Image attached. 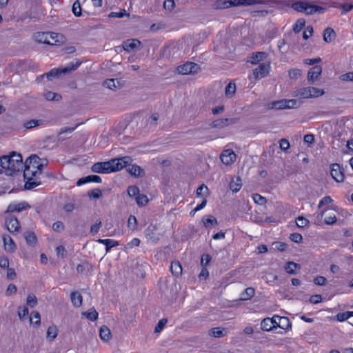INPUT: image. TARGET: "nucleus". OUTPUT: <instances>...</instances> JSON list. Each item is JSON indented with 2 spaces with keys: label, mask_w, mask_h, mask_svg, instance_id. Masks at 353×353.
<instances>
[{
  "label": "nucleus",
  "mask_w": 353,
  "mask_h": 353,
  "mask_svg": "<svg viewBox=\"0 0 353 353\" xmlns=\"http://www.w3.org/2000/svg\"><path fill=\"white\" fill-rule=\"evenodd\" d=\"M305 21L303 19H299L296 21L295 24L293 26V30L294 32L298 33L299 32L302 28L305 26Z\"/></svg>",
  "instance_id": "obj_44"
},
{
  "label": "nucleus",
  "mask_w": 353,
  "mask_h": 353,
  "mask_svg": "<svg viewBox=\"0 0 353 353\" xmlns=\"http://www.w3.org/2000/svg\"><path fill=\"white\" fill-rule=\"evenodd\" d=\"M202 222L206 228H208L211 225H217L218 223L216 219L212 215L203 217L202 219Z\"/></svg>",
  "instance_id": "obj_34"
},
{
  "label": "nucleus",
  "mask_w": 353,
  "mask_h": 353,
  "mask_svg": "<svg viewBox=\"0 0 353 353\" xmlns=\"http://www.w3.org/2000/svg\"><path fill=\"white\" fill-rule=\"evenodd\" d=\"M336 37V33L331 28H327L323 32V40L326 43L332 42Z\"/></svg>",
  "instance_id": "obj_22"
},
{
  "label": "nucleus",
  "mask_w": 353,
  "mask_h": 353,
  "mask_svg": "<svg viewBox=\"0 0 353 353\" xmlns=\"http://www.w3.org/2000/svg\"><path fill=\"white\" fill-rule=\"evenodd\" d=\"M270 65L266 64H260L253 72L256 79L264 77L269 72Z\"/></svg>",
  "instance_id": "obj_17"
},
{
  "label": "nucleus",
  "mask_w": 353,
  "mask_h": 353,
  "mask_svg": "<svg viewBox=\"0 0 353 353\" xmlns=\"http://www.w3.org/2000/svg\"><path fill=\"white\" fill-rule=\"evenodd\" d=\"M52 229L55 232H62L64 230L63 223L61 221H57L53 223Z\"/></svg>",
  "instance_id": "obj_62"
},
{
  "label": "nucleus",
  "mask_w": 353,
  "mask_h": 353,
  "mask_svg": "<svg viewBox=\"0 0 353 353\" xmlns=\"http://www.w3.org/2000/svg\"><path fill=\"white\" fill-rule=\"evenodd\" d=\"M81 62L71 63L68 66L62 69L54 68L46 73V77L48 80L52 81L53 78L58 77L61 74L71 72L77 70L81 65Z\"/></svg>",
  "instance_id": "obj_5"
},
{
  "label": "nucleus",
  "mask_w": 353,
  "mask_h": 353,
  "mask_svg": "<svg viewBox=\"0 0 353 353\" xmlns=\"http://www.w3.org/2000/svg\"><path fill=\"white\" fill-rule=\"evenodd\" d=\"M280 148L283 151H287L290 148V142L285 139H282L279 141Z\"/></svg>",
  "instance_id": "obj_57"
},
{
  "label": "nucleus",
  "mask_w": 353,
  "mask_h": 353,
  "mask_svg": "<svg viewBox=\"0 0 353 353\" xmlns=\"http://www.w3.org/2000/svg\"><path fill=\"white\" fill-rule=\"evenodd\" d=\"M240 182L241 179L239 178H237L236 181H232L230 183V189L234 192H237L241 188Z\"/></svg>",
  "instance_id": "obj_42"
},
{
  "label": "nucleus",
  "mask_w": 353,
  "mask_h": 353,
  "mask_svg": "<svg viewBox=\"0 0 353 353\" xmlns=\"http://www.w3.org/2000/svg\"><path fill=\"white\" fill-rule=\"evenodd\" d=\"M223 331V330L219 327H214L210 330V335L214 337H222L225 335Z\"/></svg>",
  "instance_id": "obj_54"
},
{
  "label": "nucleus",
  "mask_w": 353,
  "mask_h": 353,
  "mask_svg": "<svg viewBox=\"0 0 353 353\" xmlns=\"http://www.w3.org/2000/svg\"><path fill=\"white\" fill-rule=\"evenodd\" d=\"M163 7L165 10L171 11L175 7V2L174 0H165L163 3Z\"/></svg>",
  "instance_id": "obj_58"
},
{
  "label": "nucleus",
  "mask_w": 353,
  "mask_h": 353,
  "mask_svg": "<svg viewBox=\"0 0 353 353\" xmlns=\"http://www.w3.org/2000/svg\"><path fill=\"white\" fill-rule=\"evenodd\" d=\"M296 224L299 228H303L309 224V221L303 216L296 218Z\"/></svg>",
  "instance_id": "obj_47"
},
{
  "label": "nucleus",
  "mask_w": 353,
  "mask_h": 353,
  "mask_svg": "<svg viewBox=\"0 0 353 353\" xmlns=\"http://www.w3.org/2000/svg\"><path fill=\"white\" fill-rule=\"evenodd\" d=\"M103 85L110 90H116L119 87V83L114 79H108L104 81Z\"/></svg>",
  "instance_id": "obj_35"
},
{
  "label": "nucleus",
  "mask_w": 353,
  "mask_h": 353,
  "mask_svg": "<svg viewBox=\"0 0 353 353\" xmlns=\"http://www.w3.org/2000/svg\"><path fill=\"white\" fill-rule=\"evenodd\" d=\"M323 10L324 8L321 6L310 5L307 3L305 13L306 14H312L316 12H321Z\"/></svg>",
  "instance_id": "obj_29"
},
{
  "label": "nucleus",
  "mask_w": 353,
  "mask_h": 353,
  "mask_svg": "<svg viewBox=\"0 0 353 353\" xmlns=\"http://www.w3.org/2000/svg\"><path fill=\"white\" fill-rule=\"evenodd\" d=\"M5 224L7 230L10 233H17L20 231V223L14 216H10L7 217L5 221Z\"/></svg>",
  "instance_id": "obj_9"
},
{
  "label": "nucleus",
  "mask_w": 353,
  "mask_h": 353,
  "mask_svg": "<svg viewBox=\"0 0 353 353\" xmlns=\"http://www.w3.org/2000/svg\"><path fill=\"white\" fill-rule=\"evenodd\" d=\"M71 302L73 306L79 307L82 304V296L77 292H72L70 294Z\"/></svg>",
  "instance_id": "obj_27"
},
{
  "label": "nucleus",
  "mask_w": 353,
  "mask_h": 353,
  "mask_svg": "<svg viewBox=\"0 0 353 353\" xmlns=\"http://www.w3.org/2000/svg\"><path fill=\"white\" fill-rule=\"evenodd\" d=\"M110 161L112 172H114L119 171L128 165H130L132 159L130 157L125 156L121 158L111 159Z\"/></svg>",
  "instance_id": "obj_6"
},
{
  "label": "nucleus",
  "mask_w": 353,
  "mask_h": 353,
  "mask_svg": "<svg viewBox=\"0 0 353 353\" xmlns=\"http://www.w3.org/2000/svg\"><path fill=\"white\" fill-rule=\"evenodd\" d=\"M326 281H327V279L324 276H318L314 280V283L316 285H319V286H323V285H325Z\"/></svg>",
  "instance_id": "obj_64"
},
{
  "label": "nucleus",
  "mask_w": 353,
  "mask_h": 353,
  "mask_svg": "<svg viewBox=\"0 0 353 353\" xmlns=\"http://www.w3.org/2000/svg\"><path fill=\"white\" fill-rule=\"evenodd\" d=\"M324 94V91L314 87H304L296 89L292 96L302 99L317 98Z\"/></svg>",
  "instance_id": "obj_4"
},
{
  "label": "nucleus",
  "mask_w": 353,
  "mask_h": 353,
  "mask_svg": "<svg viewBox=\"0 0 353 353\" xmlns=\"http://www.w3.org/2000/svg\"><path fill=\"white\" fill-rule=\"evenodd\" d=\"M275 327L273 319L265 318L261 323V329L264 331H270Z\"/></svg>",
  "instance_id": "obj_23"
},
{
  "label": "nucleus",
  "mask_w": 353,
  "mask_h": 353,
  "mask_svg": "<svg viewBox=\"0 0 353 353\" xmlns=\"http://www.w3.org/2000/svg\"><path fill=\"white\" fill-rule=\"evenodd\" d=\"M322 72V68L319 65L312 67L308 72L307 80L310 82H313L319 79Z\"/></svg>",
  "instance_id": "obj_16"
},
{
  "label": "nucleus",
  "mask_w": 353,
  "mask_h": 353,
  "mask_svg": "<svg viewBox=\"0 0 353 353\" xmlns=\"http://www.w3.org/2000/svg\"><path fill=\"white\" fill-rule=\"evenodd\" d=\"M43 97L48 101H59L61 99V96L59 94L51 91L46 92L43 94Z\"/></svg>",
  "instance_id": "obj_33"
},
{
  "label": "nucleus",
  "mask_w": 353,
  "mask_h": 353,
  "mask_svg": "<svg viewBox=\"0 0 353 353\" xmlns=\"http://www.w3.org/2000/svg\"><path fill=\"white\" fill-rule=\"evenodd\" d=\"M141 45V42L137 39H128L123 42V48L125 51L130 52L137 48Z\"/></svg>",
  "instance_id": "obj_18"
},
{
  "label": "nucleus",
  "mask_w": 353,
  "mask_h": 353,
  "mask_svg": "<svg viewBox=\"0 0 353 353\" xmlns=\"http://www.w3.org/2000/svg\"><path fill=\"white\" fill-rule=\"evenodd\" d=\"M336 222V217L334 214L327 216L325 218V223L327 225H333Z\"/></svg>",
  "instance_id": "obj_63"
},
{
  "label": "nucleus",
  "mask_w": 353,
  "mask_h": 353,
  "mask_svg": "<svg viewBox=\"0 0 353 353\" xmlns=\"http://www.w3.org/2000/svg\"><path fill=\"white\" fill-rule=\"evenodd\" d=\"M0 173L12 176L23 168L22 156L16 152H12L10 156H3L0 158Z\"/></svg>",
  "instance_id": "obj_2"
},
{
  "label": "nucleus",
  "mask_w": 353,
  "mask_h": 353,
  "mask_svg": "<svg viewBox=\"0 0 353 353\" xmlns=\"http://www.w3.org/2000/svg\"><path fill=\"white\" fill-rule=\"evenodd\" d=\"M99 336L102 341H108L112 337L110 330L107 326L103 325L99 330Z\"/></svg>",
  "instance_id": "obj_21"
},
{
  "label": "nucleus",
  "mask_w": 353,
  "mask_h": 353,
  "mask_svg": "<svg viewBox=\"0 0 353 353\" xmlns=\"http://www.w3.org/2000/svg\"><path fill=\"white\" fill-rule=\"evenodd\" d=\"M140 239L138 238H134L130 242L128 243L125 245L126 249H131L133 247L139 246L140 245Z\"/></svg>",
  "instance_id": "obj_59"
},
{
  "label": "nucleus",
  "mask_w": 353,
  "mask_h": 353,
  "mask_svg": "<svg viewBox=\"0 0 353 353\" xmlns=\"http://www.w3.org/2000/svg\"><path fill=\"white\" fill-rule=\"evenodd\" d=\"M236 92V85L234 83H229L225 90V93L227 97L231 98L234 96Z\"/></svg>",
  "instance_id": "obj_37"
},
{
  "label": "nucleus",
  "mask_w": 353,
  "mask_h": 353,
  "mask_svg": "<svg viewBox=\"0 0 353 353\" xmlns=\"http://www.w3.org/2000/svg\"><path fill=\"white\" fill-rule=\"evenodd\" d=\"M92 171L96 173H110L112 172L110 161L98 162L92 166Z\"/></svg>",
  "instance_id": "obj_11"
},
{
  "label": "nucleus",
  "mask_w": 353,
  "mask_h": 353,
  "mask_svg": "<svg viewBox=\"0 0 353 353\" xmlns=\"http://www.w3.org/2000/svg\"><path fill=\"white\" fill-rule=\"evenodd\" d=\"M170 270L172 274L178 276L182 273V267L179 261H173L170 265Z\"/></svg>",
  "instance_id": "obj_31"
},
{
  "label": "nucleus",
  "mask_w": 353,
  "mask_h": 353,
  "mask_svg": "<svg viewBox=\"0 0 353 353\" xmlns=\"http://www.w3.org/2000/svg\"><path fill=\"white\" fill-rule=\"evenodd\" d=\"M27 305L33 308L37 305V299L34 294H29L26 300Z\"/></svg>",
  "instance_id": "obj_45"
},
{
  "label": "nucleus",
  "mask_w": 353,
  "mask_h": 353,
  "mask_svg": "<svg viewBox=\"0 0 353 353\" xmlns=\"http://www.w3.org/2000/svg\"><path fill=\"white\" fill-rule=\"evenodd\" d=\"M136 201L139 205H145L148 202V199L147 196L144 194L138 195L136 198Z\"/></svg>",
  "instance_id": "obj_52"
},
{
  "label": "nucleus",
  "mask_w": 353,
  "mask_h": 353,
  "mask_svg": "<svg viewBox=\"0 0 353 353\" xmlns=\"http://www.w3.org/2000/svg\"><path fill=\"white\" fill-rule=\"evenodd\" d=\"M339 79L344 81H353V71L341 75Z\"/></svg>",
  "instance_id": "obj_60"
},
{
  "label": "nucleus",
  "mask_w": 353,
  "mask_h": 353,
  "mask_svg": "<svg viewBox=\"0 0 353 353\" xmlns=\"http://www.w3.org/2000/svg\"><path fill=\"white\" fill-rule=\"evenodd\" d=\"M90 182L101 183V179L98 175H89L85 177L79 179L77 182V185H81L83 184L90 183Z\"/></svg>",
  "instance_id": "obj_19"
},
{
  "label": "nucleus",
  "mask_w": 353,
  "mask_h": 353,
  "mask_svg": "<svg viewBox=\"0 0 353 353\" xmlns=\"http://www.w3.org/2000/svg\"><path fill=\"white\" fill-rule=\"evenodd\" d=\"M300 268V265L294 262H288L285 266V270L290 274H295L296 273V269Z\"/></svg>",
  "instance_id": "obj_32"
},
{
  "label": "nucleus",
  "mask_w": 353,
  "mask_h": 353,
  "mask_svg": "<svg viewBox=\"0 0 353 353\" xmlns=\"http://www.w3.org/2000/svg\"><path fill=\"white\" fill-rule=\"evenodd\" d=\"M208 194V188L205 185L203 184L197 188V190H196L197 196H205V195L206 196Z\"/></svg>",
  "instance_id": "obj_51"
},
{
  "label": "nucleus",
  "mask_w": 353,
  "mask_h": 353,
  "mask_svg": "<svg viewBox=\"0 0 353 353\" xmlns=\"http://www.w3.org/2000/svg\"><path fill=\"white\" fill-rule=\"evenodd\" d=\"M252 199L255 203L263 205L266 203V199L259 194L255 193L252 195Z\"/></svg>",
  "instance_id": "obj_46"
},
{
  "label": "nucleus",
  "mask_w": 353,
  "mask_h": 353,
  "mask_svg": "<svg viewBox=\"0 0 353 353\" xmlns=\"http://www.w3.org/2000/svg\"><path fill=\"white\" fill-rule=\"evenodd\" d=\"M154 230H155V226L150 225L148 227V228L145 230L147 237L149 239L152 240V241H155L156 240H157V238H155L153 236L152 232Z\"/></svg>",
  "instance_id": "obj_53"
},
{
  "label": "nucleus",
  "mask_w": 353,
  "mask_h": 353,
  "mask_svg": "<svg viewBox=\"0 0 353 353\" xmlns=\"http://www.w3.org/2000/svg\"><path fill=\"white\" fill-rule=\"evenodd\" d=\"M34 39L38 43L51 46H57L63 42V36L54 32H37Z\"/></svg>",
  "instance_id": "obj_3"
},
{
  "label": "nucleus",
  "mask_w": 353,
  "mask_h": 353,
  "mask_svg": "<svg viewBox=\"0 0 353 353\" xmlns=\"http://www.w3.org/2000/svg\"><path fill=\"white\" fill-rule=\"evenodd\" d=\"M137 218L133 215H130L128 220V227L131 230H134L137 228Z\"/></svg>",
  "instance_id": "obj_50"
},
{
  "label": "nucleus",
  "mask_w": 353,
  "mask_h": 353,
  "mask_svg": "<svg viewBox=\"0 0 353 353\" xmlns=\"http://www.w3.org/2000/svg\"><path fill=\"white\" fill-rule=\"evenodd\" d=\"M47 165V159H40L37 154H32L26 159L23 170L26 190H32L41 184L39 176Z\"/></svg>",
  "instance_id": "obj_1"
},
{
  "label": "nucleus",
  "mask_w": 353,
  "mask_h": 353,
  "mask_svg": "<svg viewBox=\"0 0 353 353\" xmlns=\"http://www.w3.org/2000/svg\"><path fill=\"white\" fill-rule=\"evenodd\" d=\"M2 238L6 251L8 252H14L17 249V246L12 239L8 234H3Z\"/></svg>",
  "instance_id": "obj_15"
},
{
  "label": "nucleus",
  "mask_w": 353,
  "mask_h": 353,
  "mask_svg": "<svg viewBox=\"0 0 353 353\" xmlns=\"http://www.w3.org/2000/svg\"><path fill=\"white\" fill-rule=\"evenodd\" d=\"M306 5V2H295L292 4V8L297 12L305 13Z\"/></svg>",
  "instance_id": "obj_41"
},
{
  "label": "nucleus",
  "mask_w": 353,
  "mask_h": 353,
  "mask_svg": "<svg viewBox=\"0 0 353 353\" xmlns=\"http://www.w3.org/2000/svg\"><path fill=\"white\" fill-rule=\"evenodd\" d=\"M57 336V328L56 326H50L47 330V338L50 341H53Z\"/></svg>",
  "instance_id": "obj_40"
},
{
  "label": "nucleus",
  "mask_w": 353,
  "mask_h": 353,
  "mask_svg": "<svg viewBox=\"0 0 353 353\" xmlns=\"http://www.w3.org/2000/svg\"><path fill=\"white\" fill-rule=\"evenodd\" d=\"M80 125H81V123H79L76 124L74 127H65V128H61L58 134V137H57L58 141H63V140L65 139V138L62 137L63 134L72 133Z\"/></svg>",
  "instance_id": "obj_26"
},
{
  "label": "nucleus",
  "mask_w": 353,
  "mask_h": 353,
  "mask_svg": "<svg viewBox=\"0 0 353 353\" xmlns=\"http://www.w3.org/2000/svg\"><path fill=\"white\" fill-rule=\"evenodd\" d=\"M24 237L28 245L34 246L37 242V239L35 234L31 232L24 233Z\"/></svg>",
  "instance_id": "obj_30"
},
{
  "label": "nucleus",
  "mask_w": 353,
  "mask_h": 353,
  "mask_svg": "<svg viewBox=\"0 0 353 353\" xmlns=\"http://www.w3.org/2000/svg\"><path fill=\"white\" fill-rule=\"evenodd\" d=\"M166 323H167V319H161L158 322L157 325L155 327V329H154L155 333L160 332L163 329V327H165Z\"/></svg>",
  "instance_id": "obj_55"
},
{
  "label": "nucleus",
  "mask_w": 353,
  "mask_h": 353,
  "mask_svg": "<svg viewBox=\"0 0 353 353\" xmlns=\"http://www.w3.org/2000/svg\"><path fill=\"white\" fill-rule=\"evenodd\" d=\"M255 294V290L252 287L247 288L241 294L240 300L248 301L251 299Z\"/></svg>",
  "instance_id": "obj_25"
},
{
  "label": "nucleus",
  "mask_w": 353,
  "mask_h": 353,
  "mask_svg": "<svg viewBox=\"0 0 353 353\" xmlns=\"http://www.w3.org/2000/svg\"><path fill=\"white\" fill-rule=\"evenodd\" d=\"M350 316H352V312H350L339 313L336 315L337 319L339 321H345V320L348 319Z\"/></svg>",
  "instance_id": "obj_56"
},
{
  "label": "nucleus",
  "mask_w": 353,
  "mask_h": 353,
  "mask_svg": "<svg viewBox=\"0 0 353 353\" xmlns=\"http://www.w3.org/2000/svg\"><path fill=\"white\" fill-rule=\"evenodd\" d=\"M43 121L42 120H35L32 119L28 121L23 123V127L26 129H31L34 127L39 126L43 124Z\"/></svg>",
  "instance_id": "obj_39"
},
{
  "label": "nucleus",
  "mask_w": 353,
  "mask_h": 353,
  "mask_svg": "<svg viewBox=\"0 0 353 353\" xmlns=\"http://www.w3.org/2000/svg\"><path fill=\"white\" fill-rule=\"evenodd\" d=\"M128 172L134 176H143L144 175V170L139 165H132L128 168Z\"/></svg>",
  "instance_id": "obj_24"
},
{
  "label": "nucleus",
  "mask_w": 353,
  "mask_h": 353,
  "mask_svg": "<svg viewBox=\"0 0 353 353\" xmlns=\"http://www.w3.org/2000/svg\"><path fill=\"white\" fill-rule=\"evenodd\" d=\"M139 193V189L137 186H130L128 189V194L130 196H138Z\"/></svg>",
  "instance_id": "obj_61"
},
{
  "label": "nucleus",
  "mask_w": 353,
  "mask_h": 353,
  "mask_svg": "<svg viewBox=\"0 0 353 353\" xmlns=\"http://www.w3.org/2000/svg\"><path fill=\"white\" fill-rule=\"evenodd\" d=\"M97 241L99 243L103 244L105 245V251L108 252L112 248L116 247L119 245V242L117 241L106 239H99Z\"/></svg>",
  "instance_id": "obj_20"
},
{
  "label": "nucleus",
  "mask_w": 353,
  "mask_h": 353,
  "mask_svg": "<svg viewBox=\"0 0 353 353\" xmlns=\"http://www.w3.org/2000/svg\"><path fill=\"white\" fill-rule=\"evenodd\" d=\"M299 105L296 99H281L272 102L270 108L274 110L290 109L296 108Z\"/></svg>",
  "instance_id": "obj_7"
},
{
  "label": "nucleus",
  "mask_w": 353,
  "mask_h": 353,
  "mask_svg": "<svg viewBox=\"0 0 353 353\" xmlns=\"http://www.w3.org/2000/svg\"><path fill=\"white\" fill-rule=\"evenodd\" d=\"M199 70V65L193 62H187L186 63L177 67L178 72L181 74L196 73Z\"/></svg>",
  "instance_id": "obj_8"
},
{
  "label": "nucleus",
  "mask_w": 353,
  "mask_h": 353,
  "mask_svg": "<svg viewBox=\"0 0 353 353\" xmlns=\"http://www.w3.org/2000/svg\"><path fill=\"white\" fill-rule=\"evenodd\" d=\"M82 315L92 321L97 320L98 318V312L94 308H91L88 312H83Z\"/></svg>",
  "instance_id": "obj_36"
},
{
  "label": "nucleus",
  "mask_w": 353,
  "mask_h": 353,
  "mask_svg": "<svg viewBox=\"0 0 353 353\" xmlns=\"http://www.w3.org/2000/svg\"><path fill=\"white\" fill-rule=\"evenodd\" d=\"M72 10L74 14L77 17H79L81 14V8L79 1H76L73 3Z\"/></svg>",
  "instance_id": "obj_48"
},
{
  "label": "nucleus",
  "mask_w": 353,
  "mask_h": 353,
  "mask_svg": "<svg viewBox=\"0 0 353 353\" xmlns=\"http://www.w3.org/2000/svg\"><path fill=\"white\" fill-rule=\"evenodd\" d=\"M330 174L336 182H343L345 178L341 168L338 163L332 165Z\"/></svg>",
  "instance_id": "obj_12"
},
{
  "label": "nucleus",
  "mask_w": 353,
  "mask_h": 353,
  "mask_svg": "<svg viewBox=\"0 0 353 353\" xmlns=\"http://www.w3.org/2000/svg\"><path fill=\"white\" fill-rule=\"evenodd\" d=\"M220 159L223 164L229 165L236 161V155L232 150L226 149L221 152Z\"/></svg>",
  "instance_id": "obj_10"
},
{
  "label": "nucleus",
  "mask_w": 353,
  "mask_h": 353,
  "mask_svg": "<svg viewBox=\"0 0 353 353\" xmlns=\"http://www.w3.org/2000/svg\"><path fill=\"white\" fill-rule=\"evenodd\" d=\"M88 196L90 199H99L102 196V192L100 189L95 188L88 192Z\"/></svg>",
  "instance_id": "obj_43"
},
{
  "label": "nucleus",
  "mask_w": 353,
  "mask_h": 353,
  "mask_svg": "<svg viewBox=\"0 0 353 353\" xmlns=\"http://www.w3.org/2000/svg\"><path fill=\"white\" fill-rule=\"evenodd\" d=\"M30 208V205L26 201H21L19 203H12L8 206L6 212H20L23 210Z\"/></svg>",
  "instance_id": "obj_14"
},
{
  "label": "nucleus",
  "mask_w": 353,
  "mask_h": 353,
  "mask_svg": "<svg viewBox=\"0 0 353 353\" xmlns=\"http://www.w3.org/2000/svg\"><path fill=\"white\" fill-rule=\"evenodd\" d=\"M30 321L32 324L39 325L41 323V317L39 313L37 311L32 312L30 316Z\"/></svg>",
  "instance_id": "obj_38"
},
{
  "label": "nucleus",
  "mask_w": 353,
  "mask_h": 353,
  "mask_svg": "<svg viewBox=\"0 0 353 353\" xmlns=\"http://www.w3.org/2000/svg\"><path fill=\"white\" fill-rule=\"evenodd\" d=\"M236 123V119H219L213 121L210 123V126L212 128H223L230 124H234Z\"/></svg>",
  "instance_id": "obj_13"
},
{
  "label": "nucleus",
  "mask_w": 353,
  "mask_h": 353,
  "mask_svg": "<svg viewBox=\"0 0 353 353\" xmlns=\"http://www.w3.org/2000/svg\"><path fill=\"white\" fill-rule=\"evenodd\" d=\"M278 319V327L283 330H288L291 327V323L288 317L285 316H276Z\"/></svg>",
  "instance_id": "obj_28"
},
{
  "label": "nucleus",
  "mask_w": 353,
  "mask_h": 353,
  "mask_svg": "<svg viewBox=\"0 0 353 353\" xmlns=\"http://www.w3.org/2000/svg\"><path fill=\"white\" fill-rule=\"evenodd\" d=\"M301 70L299 69H291L288 72V75L290 79H296L301 76Z\"/></svg>",
  "instance_id": "obj_49"
}]
</instances>
